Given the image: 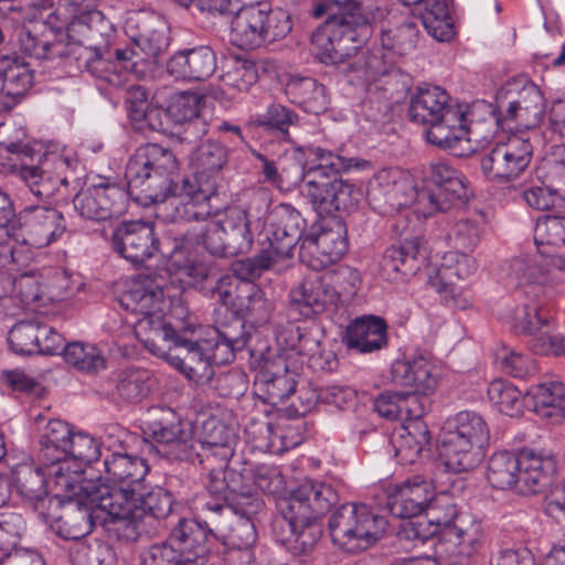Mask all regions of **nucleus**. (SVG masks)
<instances>
[{
    "mask_svg": "<svg viewBox=\"0 0 565 565\" xmlns=\"http://www.w3.org/2000/svg\"><path fill=\"white\" fill-rule=\"evenodd\" d=\"M418 29L408 18L381 29V44L392 55L403 56L411 53L417 44Z\"/></svg>",
    "mask_w": 565,
    "mask_h": 565,
    "instance_id": "obj_55",
    "label": "nucleus"
},
{
    "mask_svg": "<svg viewBox=\"0 0 565 565\" xmlns=\"http://www.w3.org/2000/svg\"><path fill=\"white\" fill-rule=\"evenodd\" d=\"M483 529L481 522L466 514L458 516L455 524L445 531L444 537L438 542L439 556L449 564H461L473 556L481 547Z\"/></svg>",
    "mask_w": 565,
    "mask_h": 565,
    "instance_id": "obj_31",
    "label": "nucleus"
},
{
    "mask_svg": "<svg viewBox=\"0 0 565 565\" xmlns=\"http://www.w3.org/2000/svg\"><path fill=\"white\" fill-rule=\"evenodd\" d=\"M395 455L403 465L414 463L424 452L430 451V433L423 420L403 424L402 433L393 441Z\"/></svg>",
    "mask_w": 565,
    "mask_h": 565,
    "instance_id": "obj_50",
    "label": "nucleus"
},
{
    "mask_svg": "<svg viewBox=\"0 0 565 565\" xmlns=\"http://www.w3.org/2000/svg\"><path fill=\"white\" fill-rule=\"evenodd\" d=\"M305 156L303 180L307 195L320 216L354 210L362 196L360 188L338 177L351 169L362 170L369 162L345 158L321 147L301 149Z\"/></svg>",
    "mask_w": 565,
    "mask_h": 565,
    "instance_id": "obj_3",
    "label": "nucleus"
},
{
    "mask_svg": "<svg viewBox=\"0 0 565 565\" xmlns=\"http://www.w3.org/2000/svg\"><path fill=\"white\" fill-rule=\"evenodd\" d=\"M100 465L104 467V476L100 478L113 483H96V488L108 490L109 493L104 497L110 498L117 491H122L129 497L145 489L143 481L149 467L143 458L114 450L105 456Z\"/></svg>",
    "mask_w": 565,
    "mask_h": 565,
    "instance_id": "obj_29",
    "label": "nucleus"
},
{
    "mask_svg": "<svg viewBox=\"0 0 565 565\" xmlns=\"http://www.w3.org/2000/svg\"><path fill=\"white\" fill-rule=\"evenodd\" d=\"M154 441L157 454L169 461H185L195 465L196 438L190 425L183 423L170 407H153L145 430Z\"/></svg>",
    "mask_w": 565,
    "mask_h": 565,
    "instance_id": "obj_16",
    "label": "nucleus"
},
{
    "mask_svg": "<svg viewBox=\"0 0 565 565\" xmlns=\"http://www.w3.org/2000/svg\"><path fill=\"white\" fill-rule=\"evenodd\" d=\"M465 252L446 253L436 275L429 276V284L437 292H451L456 279H466L476 273V259Z\"/></svg>",
    "mask_w": 565,
    "mask_h": 565,
    "instance_id": "obj_48",
    "label": "nucleus"
},
{
    "mask_svg": "<svg viewBox=\"0 0 565 565\" xmlns=\"http://www.w3.org/2000/svg\"><path fill=\"white\" fill-rule=\"evenodd\" d=\"M386 526L384 516L362 503H344L329 520L332 542L348 551L367 548L381 539Z\"/></svg>",
    "mask_w": 565,
    "mask_h": 565,
    "instance_id": "obj_15",
    "label": "nucleus"
},
{
    "mask_svg": "<svg viewBox=\"0 0 565 565\" xmlns=\"http://www.w3.org/2000/svg\"><path fill=\"white\" fill-rule=\"evenodd\" d=\"M281 259L280 256L276 255V253L267 246L253 257L234 262L231 266L234 276L224 275L218 278L213 289L214 295L217 296L224 305H234L233 298L237 284L253 282L254 279L260 277L264 271L270 269Z\"/></svg>",
    "mask_w": 565,
    "mask_h": 565,
    "instance_id": "obj_35",
    "label": "nucleus"
},
{
    "mask_svg": "<svg viewBox=\"0 0 565 565\" xmlns=\"http://www.w3.org/2000/svg\"><path fill=\"white\" fill-rule=\"evenodd\" d=\"M333 13L311 36L312 51L324 64H339L355 54L370 34V24L377 17L375 0H326Z\"/></svg>",
    "mask_w": 565,
    "mask_h": 565,
    "instance_id": "obj_5",
    "label": "nucleus"
},
{
    "mask_svg": "<svg viewBox=\"0 0 565 565\" xmlns=\"http://www.w3.org/2000/svg\"><path fill=\"white\" fill-rule=\"evenodd\" d=\"M21 181L30 192L40 200H50L68 185L71 160L60 154H50L38 166L11 164Z\"/></svg>",
    "mask_w": 565,
    "mask_h": 565,
    "instance_id": "obj_28",
    "label": "nucleus"
},
{
    "mask_svg": "<svg viewBox=\"0 0 565 565\" xmlns=\"http://www.w3.org/2000/svg\"><path fill=\"white\" fill-rule=\"evenodd\" d=\"M489 439L488 425L479 414L463 411L449 418L440 434V456L446 468L455 473L475 469L484 457Z\"/></svg>",
    "mask_w": 565,
    "mask_h": 565,
    "instance_id": "obj_12",
    "label": "nucleus"
},
{
    "mask_svg": "<svg viewBox=\"0 0 565 565\" xmlns=\"http://www.w3.org/2000/svg\"><path fill=\"white\" fill-rule=\"evenodd\" d=\"M202 100L201 95L184 92L177 95L168 106L167 116L184 127L182 140L191 141L207 134V124L200 116Z\"/></svg>",
    "mask_w": 565,
    "mask_h": 565,
    "instance_id": "obj_45",
    "label": "nucleus"
},
{
    "mask_svg": "<svg viewBox=\"0 0 565 565\" xmlns=\"http://www.w3.org/2000/svg\"><path fill=\"white\" fill-rule=\"evenodd\" d=\"M129 189L115 183L93 184L81 190L73 199L75 211L84 218L103 222L126 213Z\"/></svg>",
    "mask_w": 565,
    "mask_h": 565,
    "instance_id": "obj_27",
    "label": "nucleus"
},
{
    "mask_svg": "<svg viewBox=\"0 0 565 565\" xmlns=\"http://www.w3.org/2000/svg\"><path fill=\"white\" fill-rule=\"evenodd\" d=\"M173 284H164L161 277L159 280L138 279L131 282L120 299V306L137 317L134 327L139 342L161 359L170 355L179 332L192 330L196 326V317L182 305H175L170 319H166V299L175 296L171 292Z\"/></svg>",
    "mask_w": 565,
    "mask_h": 565,
    "instance_id": "obj_1",
    "label": "nucleus"
},
{
    "mask_svg": "<svg viewBox=\"0 0 565 565\" xmlns=\"http://www.w3.org/2000/svg\"><path fill=\"white\" fill-rule=\"evenodd\" d=\"M427 243L420 236L405 238L385 249L382 260L384 270L414 276L426 263Z\"/></svg>",
    "mask_w": 565,
    "mask_h": 565,
    "instance_id": "obj_43",
    "label": "nucleus"
},
{
    "mask_svg": "<svg viewBox=\"0 0 565 565\" xmlns=\"http://www.w3.org/2000/svg\"><path fill=\"white\" fill-rule=\"evenodd\" d=\"M429 180L434 188L418 193V202L431 212H445L451 206L462 204L469 198L465 175L445 161L429 164Z\"/></svg>",
    "mask_w": 565,
    "mask_h": 565,
    "instance_id": "obj_25",
    "label": "nucleus"
},
{
    "mask_svg": "<svg viewBox=\"0 0 565 565\" xmlns=\"http://www.w3.org/2000/svg\"><path fill=\"white\" fill-rule=\"evenodd\" d=\"M113 500L114 503H108V507L116 508L115 535L126 542L138 539L139 524L145 518L163 520L172 513L174 504L172 493L159 486L148 491L145 488L129 497L122 491H117Z\"/></svg>",
    "mask_w": 565,
    "mask_h": 565,
    "instance_id": "obj_14",
    "label": "nucleus"
},
{
    "mask_svg": "<svg viewBox=\"0 0 565 565\" xmlns=\"http://www.w3.org/2000/svg\"><path fill=\"white\" fill-rule=\"evenodd\" d=\"M47 24L65 30L70 42L111 38L115 32L113 23L97 9V0H58L47 15Z\"/></svg>",
    "mask_w": 565,
    "mask_h": 565,
    "instance_id": "obj_18",
    "label": "nucleus"
},
{
    "mask_svg": "<svg viewBox=\"0 0 565 565\" xmlns=\"http://www.w3.org/2000/svg\"><path fill=\"white\" fill-rule=\"evenodd\" d=\"M226 162L227 149L217 141L206 140L191 152L192 175L182 180L177 218L200 222L216 215L211 202L216 196L217 181Z\"/></svg>",
    "mask_w": 565,
    "mask_h": 565,
    "instance_id": "obj_7",
    "label": "nucleus"
},
{
    "mask_svg": "<svg viewBox=\"0 0 565 565\" xmlns=\"http://www.w3.org/2000/svg\"><path fill=\"white\" fill-rule=\"evenodd\" d=\"M9 307L38 310L45 306L44 288L39 277L23 274L14 277V292L8 298Z\"/></svg>",
    "mask_w": 565,
    "mask_h": 565,
    "instance_id": "obj_58",
    "label": "nucleus"
},
{
    "mask_svg": "<svg viewBox=\"0 0 565 565\" xmlns=\"http://www.w3.org/2000/svg\"><path fill=\"white\" fill-rule=\"evenodd\" d=\"M508 99L502 117L497 122L502 128L512 129L510 121L519 127L531 129L537 127L546 109V100L540 86L525 75L510 78L499 90L498 100Z\"/></svg>",
    "mask_w": 565,
    "mask_h": 565,
    "instance_id": "obj_19",
    "label": "nucleus"
},
{
    "mask_svg": "<svg viewBox=\"0 0 565 565\" xmlns=\"http://www.w3.org/2000/svg\"><path fill=\"white\" fill-rule=\"evenodd\" d=\"M47 466L22 465L14 472V482L18 493L21 498L32 505L35 510H40L39 514L44 516L42 508L46 502L52 503V499L47 493V478L54 482V479L47 472Z\"/></svg>",
    "mask_w": 565,
    "mask_h": 565,
    "instance_id": "obj_46",
    "label": "nucleus"
},
{
    "mask_svg": "<svg viewBox=\"0 0 565 565\" xmlns=\"http://www.w3.org/2000/svg\"><path fill=\"white\" fill-rule=\"evenodd\" d=\"M73 434L71 426L61 419L49 420L40 434L39 459L43 466H47L54 484L64 490L74 489L75 477L72 476L66 452Z\"/></svg>",
    "mask_w": 565,
    "mask_h": 565,
    "instance_id": "obj_21",
    "label": "nucleus"
},
{
    "mask_svg": "<svg viewBox=\"0 0 565 565\" xmlns=\"http://www.w3.org/2000/svg\"><path fill=\"white\" fill-rule=\"evenodd\" d=\"M307 222L292 205L280 203L267 214L260 235H264L276 255L282 259L292 257L294 248L303 243Z\"/></svg>",
    "mask_w": 565,
    "mask_h": 565,
    "instance_id": "obj_23",
    "label": "nucleus"
},
{
    "mask_svg": "<svg viewBox=\"0 0 565 565\" xmlns=\"http://www.w3.org/2000/svg\"><path fill=\"white\" fill-rule=\"evenodd\" d=\"M435 494L431 480L413 476L387 489V508L396 518L412 519L426 512Z\"/></svg>",
    "mask_w": 565,
    "mask_h": 565,
    "instance_id": "obj_32",
    "label": "nucleus"
},
{
    "mask_svg": "<svg viewBox=\"0 0 565 565\" xmlns=\"http://www.w3.org/2000/svg\"><path fill=\"white\" fill-rule=\"evenodd\" d=\"M339 501L335 489L328 483L306 480L289 495L280 498L277 509L281 520L274 526H280V541L296 554L310 553L322 535L321 518Z\"/></svg>",
    "mask_w": 565,
    "mask_h": 565,
    "instance_id": "obj_4",
    "label": "nucleus"
},
{
    "mask_svg": "<svg viewBox=\"0 0 565 565\" xmlns=\"http://www.w3.org/2000/svg\"><path fill=\"white\" fill-rule=\"evenodd\" d=\"M61 31L49 25L47 19L42 24L21 26L17 30L18 45L23 54L35 60L60 58L66 62L71 42L55 40Z\"/></svg>",
    "mask_w": 565,
    "mask_h": 565,
    "instance_id": "obj_36",
    "label": "nucleus"
},
{
    "mask_svg": "<svg viewBox=\"0 0 565 565\" xmlns=\"http://www.w3.org/2000/svg\"><path fill=\"white\" fill-rule=\"evenodd\" d=\"M361 285L356 269L344 267L334 275L305 277L288 294V311L298 320H311L335 308L340 294L354 296Z\"/></svg>",
    "mask_w": 565,
    "mask_h": 565,
    "instance_id": "obj_11",
    "label": "nucleus"
},
{
    "mask_svg": "<svg viewBox=\"0 0 565 565\" xmlns=\"http://www.w3.org/2000/svg\"><path fill=\"white\" fill-rule=\"evenodd\" d=\"M108 493L106 488H96L93 481L82 484L78 498H71L62 507V514L56 519L57 534L64 540L76 541L99 524L115 535L116 508L108 507V503H114L113 497H104Z\"/></svg>",
    "mask_w": 565,
    "mask_h": 565,
    "instance_id": "obj_13",
    "label": "nucleus"
},
{
    "mask_svg": "<svg viewBox=\"0 0 565 565\" xmlns=\"http://www.w3.org/2000/svg\"><path fill=\"white\" fill-rule=\"evenodd\" d=\"M418 7L424 28L436 40L445 42L454 36V22L446 0H426Z\"/></svg>",
    "mask_w": 565,
    "mask_h": 565,
    "instance_id": "obj_54",
    "label": "nucleus"
},
{
    "mask_svg": "<svg viewBox=\"0 0 565 565\" xmlns=\"http://www.w3.org/2000/svg\"><path fill=\"white\" fill-rule=\"evenodd\" d=\"M0 77L12 109L33 85V72L18 56L0 57Z\"/></svg>",
    "mask_w": 565,
    "mask_h": 565,
    "instance_id": "obj_51",
    "label": "nucleus"
},
{
    "mask_svg": "<svg viewBox=\"0 0 565 565\" xmlns=\"http://www.w3.org/2000/svg\"><path fill=\"white\" fill-rule=\"evenodd\" d=\"M487 480L494 489H519L521 487L520 451L514 454L502 450L492 454L488 460Z\"/></svg>",
    "mask_w": 565,
    "mask_h": 565,
    "instance_id": "obj_52",
    "label": "nucleus"
},
{
    "mask_svg": "<svg viewBox=\"0 0 565 565\" xmlns=\"http://www.w3.org/2000/svg\"><path fill=\"white\" fill-rule=\"evenodd\" d=\"M178 171L179 161L170 148L159 143L138 147L125 170L130 196L142 204H157L173 199L175 206L181 186L173 181Z\"/></svg>",
    "mask_w": 565,
    "mask_h": 565,
    "instance_id": "obj_8",
    "label": "nucleus"
},
{
    "mask_svg": "<svg viewBox=\"0 0 565 565\" xmlns=\"http://www.w3.org/2000/svg\"><path fill=\"white\" fill-rule=\"evenodd\" d=\"M125 29L134 46L116 49L115 55L127 73L143 78L170 45L169 25L162 15L142 10L127 18Z\"/></svg>",
    "mask_w": 565,
    "mask_h": 565,
    "instance_id": "obj_10",
    "label": "nucleus"
},
{
    "mask_svg": "<svg viewBox=\"0 0 565 565\" xmlns=\"http://www.w3.org/2000/svg\"><path fill=\"white\" fill-rule=\"evenodd\" d=\"M152 374L143 367H127L117 375L116 392L128 403H138L151 388Z\"/></svg>",
    "mask_w": 565,
    "mask_h": 565,
    "instance_id": "obj_57",
    "label": "nucleus"
},
{
    "mask_svg": "<svg viewBox=\"0 0 565 565\" xmlns=\"http://www.w3.org/2000/svg\"><path fill=\"white\" fill-rule=\"evenodd\" d=\"M213 531L195 519H181L169 534L185 565L204 564L211 551Z\"/></svg>",
    "mask_w": 565,
    "mask_h": 565,
    "instance_id": "obj_38",
    "label": "nucleus"
},
{
    "mask_svg": "<svg viewBox=\"0 0 565 565\" xmlns=\"http://www.w3.org/2000/svg\"><path fill=\"white\" fill-rule=\"evenodd\" d=\"M254 122L256 126L276 134L279 138L288 140L289 128L298 126L299 116L295 110L274 103L267 107L264 114L258 115Z\"/></svg>",
    "mask_w": 565,
    "mask_h": 565,
    "instance_id": "obj_62",
    "label": "nucleus"
},
{
    "mask_svg": "<svg viewBox=\"0 0 565 565\" xmlns=\"http://www.w3.org/2000/svg\"><path fill=\"white\" fill-rule=\"evenodd\" d=\"M490 403L502 414L519 416L523 412V396L521 391L512 383L498 379L488 386Z\"/></svg>",
    "mask_w": 565,
    "mask_h": 565,
    "instance_id": "obj_59",
    "label": "nucleus"
},
{
    "mask_svg": "<svg viewBox=\"0 0 565 565\" xmlns=\"http://www.w3.org/2000/svg\"><path fill=\"white\" fill-rule=\"evenodd\" d=\"M220 221L231 257L247 254L253 247L254 231L258 224L250 220L246 211L236 206L227 209Z\"/></svg>",
    "mask_w": 565,
    "mask_h": 565,
    "instance_id": "obj_47",
    "label": "nucleus"
},
{
    "mask_svg": "<svg viewBox=\"0 0 565 565\" xmlns=\"http://www.w3.org/2000/svg\"><path fill=\"white\" fill-rule=\"evenodd\" d=\"M8 341L17 354L54 355L61 352L64 339L52 327L29 320L15 323L9 332Z\"/></svg>",
    "mask_w": 565,
    "mask_h": 565,
    "instance_id": "obj_33",
    "label": "nucleus"
},
{
    "mask_svg": "<svg viewBox=\"0 0 565 565\" xmlns=\"http://www.w3.org/2000/svg\"><path fill=\"white\" fill-rule=\"evenodd\" d=\"M204 465L209 469L204 479V491L216 497H230L231 492L236 491L242 473L215 461L204 462Z\"/></svg>",
    "mask_w": 565,
    "mask_h": 565,
    "instance_id": "obj_64",
    "label": "nucleus"
},
{
    "mask_svg": "<svg viewBox=\"0 0 565 565\" xmlns=\"http://www.w3.org/2000/svg\"><path fill=\"white\" fill-rule=\"evenodd\" d=\"M110 38L86 39L83 42H71L67 65H75L79 71H86L113 86L124 83L121 72L128 74L117 61L115 52L108 50Z\"/></svg>",
    "mask_w": 565,
    "mask_h": 565,
    "instance_id": "obj_22",
    "label": "nucleus"
},
{
    "mask_svg": "<svg viewBox=\"0 0 565 565\" xmlns=\"http://www.w3.org/2000/svg\"><path fill=\"white\" fill-rule=\"evenodd\" d=\"M64 360L79 371L94 373L106 367L100 350L93 344L72 342L62 347Z\"/></svg>",
    "mask_w": 565,
    "mask_h": 565,
    "instance_id": "obj_63",
    "label": "nucleus"
},
{
    "mask_svg": "<svg viewBox=\"0 0 565 565\" xmlns=\"http://www.w3.org/2000/svg\"><path fill=\"white\" fill-rule=\"evenodd\" d=\"M179 332L174 338L172 351L163 359L198 385L213 380L212 363L227 364L237 352L243 351L250 339L242 319L235 318L230 324L214 328L206 339L196 337L200 329Z\"/></svg>",
    "mask_w": 565,
    "mask_h": 565,
    "instance_id": "obj_2",
    "label": "nucleus"
},
{
    "mask_svg": "<svg viewBox=\"0 0 565 565\" xmlns=\"http://www.w3.org/2000/svg\"><path fill=\"white\" fill-rule=\"evenodd\" d=\"M520 492L540 493L547 488L556 472V460L546 450L523 448L520 450Z\"/></svg>",
    "mask_w": 565,
    "mask_h": 565,
    "instance_id": "obj_41",
    "label": "nucleus"
},
{
    "mask_svg": "<svg viewBox=\"0 0 565 565\" xmlns=\"http://www.w3.org/2000/svg\"><path fill=\"white\" fill-rule=\"evenodd\" d=\"M408 115L413 122L425 127L427 142L438 148L454 150L470 139L472 131L465 108L439 86H418L411 97Z\"/></svg>",
    "mask_w": 565,
    "mask_h": 565,
    "instance_id": "obj_6",
    "label": "nucleus"
},
{
    "mask_svg": "<svg viewBox=\"0 0 565 565\" xmlns=\"http://www.w3.org/2000/svg\"><path fill=\"white\" fill-rule=\"evenodd\" d=\"M114 249L132 264H142L159 250V241L152 224L125 222L111 236Z\"/></svg>",
    "mask_w": 565,
    "mask_h": 565,
    "instance_id": "obj_34",
    "label": "nucleus"
},
{
    "mask_svg": "<svg viewBox=\"0 0 565 565\" xmlns=\"http://www.w3.org/2000/svg\"><path fill=\"white\" fill-rule=\"evenodd\" d=\"M286 94L291 103L307 113L320 114L328 108L329 97L326 87L309 76L291 77L286 85Z\"/></svg>",
    "mask_w": 565,
    "mask_h": 565,
    "instance_id": "obj_49",
    "label": "nucleus"
},
{
    "mask_svg": "<svg viewBox=\"0 0 565 565\" xmlns=\"http://www.w3.org/2000/svg\"><path fill=\"white\" fill-rule=\"evenodd\" d=\"M512 279L530 302L524 303L516 316L514 330L527 335L529 340L540 334L545 328H552L554 321L551 310L539 301L544 292V285L555 271L565 273V258L540 252L536 257L515 258L510 265Z\"/></svg>",
    "mask_w": 565,
    "mask_h": 565,
    "instance_id": "obj_9",
    "label": "nucleus"
},
{
    "mask_svg": "<svg viewBox=\"0 0 565 565\" xmlns=\"http://www.w3.org/2000/svg\"><path fill=\"white\" fill-rule=\"evenodd\" d=\"M19 241L42 248L57 241L66 231L63 214L54 207L30 205L15 216Z\"/></svg>",
    "mask_w": 565,
    "mask_h": 565,
    "instance_id": "obj_26",
    "label": "nucleus"
},
{
    "mask_svg": "<svg viewBox=\"0 0 565 565\" xmlns=\"http://www.w3.org/2000/svg\"><path fill=\"white\" fill-rule=\"evenodd\" d=\"M344 234L340 222L333 227H321L317 233L307 234L300 245V260L316 271L337 263L348 248Z\"/></svg>",
    "mask_w": 565,
    "mask_h": 565,
    "instance_id": "obj_30",
    "label": "nucleus"
},
{
    "mask_svg": "<svg viewBox=\"0 0 565 565\" xmlns=\"http://www.w3.org/2000/svg\"><path fill=\"white\" fill-rule=\"evenodd\" d=\"M66 452L72 476L75 477L74 484L78 482L79 475L83 472V466L100 463L99 444L85 433L73 434Z\"/></svg>",
    "mask_w": 565,
    "mask_h": 565,
    "instance_id": "obj_56",
    "label": "nucleus"
},
{
    "mask_svg": "<svg viewBox=\"0 0 565 565\" xmlns=\"http://www.w3.org/2000/svg\"><path fill=\"white\" fill-rule=\"evenodd\" d=\"M539 173L543 184H548L553 191L558 192L561 201L565 203V145L551 148Z\"/></svg>",
    "mask_w": 565,
    "mask_h": 565,
    "instance_id": "obj_61",
    "label": "nucleus"
},
{
    "mask_svg": "<svg viewBox=\"0 0 565 565\" xmlns=\"http://www.w3.org/2000/svg\"><path fill=\"white\" fill-rule=\"evenodd\" d=\"M154 441L157 454L169 461H185L195 465L196 438L190 425L183 423L170 407H153L145 430Z\"/></svg>",
    "mask_w": 565,
    "mask_h": 565,
    "instance_id": "obj_17",
    "label": "nucleus"
},
{
    "mask_svg": "<svg viewBox=\"0 0 565 565\" xmlns=\"http://www.w3.org/2000/svg\"><path fill=\"white\" fill-rule=\"evenodd\" d=\"M216 70V54L206 45L175 52L167 61V72L175 79L203 82Z\"/></svg>",
    "mask_w": 565,
    "mask_h": 565,
    "instance_id": "obj_39",
    "label": "nucleus"
},
{
    "mask_svg": "<svg viewBox=\"0 0 565 565\" xmlns=\"http://www.w3.org/2000/svg\"><path fill=\"white\" fill-rule=\"evenodd\" d=\"M434 369V364L424 355L397 360L392 364V381L396 385L413 387L417 393L428 395L435 391L438 383Z\"/></svg>",
    "mask_w": 565,
    "mask_h": 565,
    "instance_id": "obj_44",
    "label": "nucleus"
},
{
    "mask_svg": "<svg viewBox=\"0 0 565 565\" xmlns=\"http://www.w3.org/2000/svg\"><path fill=\"white\" fill-rule=\"evenodd\" d=\"M268 2L260 1L242 6L231 20V33L237 46L243 50H254L263 45L264 11Z\"/></svg>",
    "mask_w": 565,
    "mask_h": 565,
    "instance_id": "obj_42",
    "label": "nucleus"
},
{
    "mask_svg": "<svg viewBox=\"0 0 565 565\" xmlns=\"http://www.w3.org/2000/svg\"><path fill=\"white\" fill-rule=\"evenodd\" d=\"M533 411L543 419L558 424L564 417L565 384L551 380L539 384L532 392Z\"/></svg>",
    "mask_w": 565,
    "mask_h": 565,
    "instance_id": "obj_53",
    "label": "nucleus"
},
{
    "mask_svg": "<svg viewBox=\"0 0 565 565\" xmlns=\"http://www.w3.org/2000/svg\"><path fill=\"white\" fill-rule=\"evenodd\" d=\"M533 146L529 139L512 136L480 154L483 175L493 182L505 183L516 180L529 167Z\"/></svg>",
    "mask_w": 565,
    "mask_h": 565,
    "instance_id": "obj_20",
    "label": "nucleus"
},
{
    "mask_svg": "<svg viewBox=\"0 0 565 565\" xmlns=\"http://www.w3.org/2000/svg\"><path fill=\"white\" fill-rule=\"evenodd\" d=\"M236 436L233 430L215 417L203 422L201 433L196 439L198 459L195 463L215 461L227 466L234 455Z\"/></svg>",
    "mask_w": 565,
    "mask_h": 565,
    "instance_id": "obj_37",
    "label": "nucleus"
},
{
    "mask_svg": "<svg viewBox=\"0 0 565 565\" xmlns=\"http://www.w3.org/2000/svg\"><path fill=\"white\" fill-rule=\"evenodd\" d=\"M367 199L381 214H390L408 206L418 193L412 177L405 171L391 168L380 170L371 181Z\"/></svg>",
    "mask_w": 565,
    "mask_h": 565,
    "instance_id": "obj_24",
    "label": "nucleus"
},
{
    "mask_svg": "<svg viewBox=\"0 0 565 565\" xmlns=\"http://www.w3.org/2000/svg\"><path fill=\"white\" fill-rule=\"evenodd\" d=\"M193 510L204 516L203 524L212 525L215 531L225 529V520L230 518L227 497L211 495L206 491L196 494L192 501Z\"/></svg>",
    "mask_w": 565,
    "mask_h": 565,
    "instance_id": "obj_60",
    "label": "nucleus"
},
{
    "mask_svg": "<svg viewBox=\"0 0 565 565\" xmlns=\"http://www.w3.org/2000/svg\"><path fill=\"white\" fill-rule=\"evenodd\" d=\"M342 343L361 354L379 351L387 344V324L380 317L356 318L345 328Z\"/></svg>",
    "mask_w": 565,
    "mask_h": 565,
    "instance_id": "obj_40",
    "label": "nucleus"
}]
</instances>
